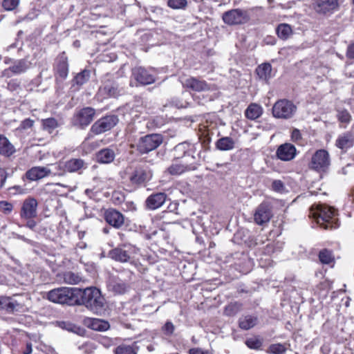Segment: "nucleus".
<instances>
[{
  "label": "nucleus",
  "mask_w": 354,
  "mask_h": 354,
  "mask_svg": "<svg viewBox=\"0 0 354 354\" xmlns=\"http://www.w3.org/2000/svg\"><path fill=\"white\" fill-rule=\"evenodd\" d=\"M76 298L78 299L76 304L84 305L87 308L98 313L104 304V299L101 292L95 287H89L85 289L77 288Z\"/></svg>",
  "instance_id": "f257e3e1"
},
{
  "label": "nucleus",
  "mask_w": 354,
  "mask_h": 354,
  "mask_svg": "<svg viewBox=\"0 0 354 354\" xmlns=\"http://www.w3.org/2000/svg\"><path fill=\"white\" fill-rule=\"evenodd\" d=\"M336 214V210L333 207L323 204L313 205L310 209L312 217L326 230L339 226Z\"/></svg>",
  "instance_id": "f03ea898"
},
{
  "label": "nucleus",
  "mask_w": 354,
  "mask_h": 354,
  "mask_svg": "<svg viewBox=\"0 0 354 354\" xmlns=\"http://www.w3.org/2000/svg\"><path fill=\"white\" fill-rule=\"evenodd\" d=\"M75 290L77 288L66 287L55 288L48 292L47 298L53 303L73 305L78 301Z\"/></svg>",
  "instance_id": "7ed1b4c3"
},
{
  "label": "nucleus",
  "mask_w": 354,
  "mask_h": 354,
  "mask_svg": "<svg viewBox=\"0 0 354 354\" xmlns=\"http://www.w3.org/2000/svg\"><path fill=\"white\" fill-rule=\"evenodd\" d=\"M297 111V106L288 100L282 99L277 101L272 107V115L279 119H290Z\"/></svg>",
  "instance_id": "20e7f679"
},
{
  "label": "nucleus",
  "mask_w": 354,
  "mask_h": 354,
  "mask_svg": "<svg viewBox=\"0 0 354 354\" xmlns=\"http://www.w3.org/2000/svg\"><path fill=\"white\" fill-rule=\"evenodd\" d=\"M223 22L229 26L244 24L250 19L248 10L239 8L225 12L222 15Z\"/></svg>",
  "instance_id": "39448f33"
},
{
  "label": "nucleus",
  "mask_w": 354,
  "mask_h": 354,
  "mask_svg": "<svg viewBox=\"0 0 354 354\" xmlns=\"http://www.w3.org/2000/svg\"><path fill=\"white\" fill-rule=\"evenodd\" d=\"M162 142L160 134L152 133L141 137L137 143V149L141 153H147L158 148Z\"/></svg>",
  "instance_id": "423d86ee"
},
{
  "label": "nucleus",
  "mask_w": 354,
  "mask_h": 354,
  "mask_svg": "<svg viewBox=\"0 0 354 354\" xmlns=\"http://www.w3.org/2000/svg\"><path fill=\"white\" fill-rule=\"evenodd\" d=\"M152 176V171L148 166L139 165L129 174V180L131 185L139 187L149 181Z\"/></svg>",
  "instance_id": "0eeeda50"
},
{
  "label": "nucleus",
  "mask_w": 354,
  "mask_h": 354,
  "mask_svg": "<svg viewBox=\"0 0 354 354\" xmlns=\"http://www.w3.org/2000/svg\"><path fill=\"white\" fill-rule=\"evenodd\" d=\"M95 110L91 107H84L76 111L72 118L73 126L84 129L93 120Z\"/></svg>",
  "instance_id": "6e6552de"
},
{
  "label": "nucleus",
  "mask_w": 354,
  "mask_h": 354,
  "mask_svg": "<svg viewBox=\"0 0 354 354\" xmlns=\"http://www.w3.org/2000/svg\"><path fill=\"white\" fill-rule=\"evenodd\" d=\"M137 248L131 244H124L111 250L109 256L120 262H128L131 257L136 253Z\"/></svg>",
  "instance_id": "1a4fd4ad"
},
{
  "label": "nucleus",
  "mask_w": 354,
  "mask_h": 354,
  "mask_svg": "<svg viewBox=\"0 0 354 354\" xmlns=\"http://www.w3.org/2000/svg\"><path fill=\"white\" fill-rule=\"evenodd\" d=\"M118 122V118L114 115H106L97 120L91 127V131L95 135L103 133L113 128Z\"/></svg>",
  "instance_id": "9d476101"
},
{
  "label": "nucleus",
  "mask_w": 354,
  "mask_h": 354,
  "mask_svg": "<svg viewBox=\"0 0 354 354\" xmlns=\"http://www.w3.org/2000/svg\"><path fill=\"white\" fill-rule=\"evenodd\" d=\"M330 165V157L327 151L317 150L312 156L310 168L316 171H324Z\"/></svg>",
  "instance_id": "9b49d317"
},
{
  "label": "nucleus",
  "mask_w": 354,
  "mask_h": 354,
  "mask_svg": "<svg viewBox=\"0 0 354 354\" xmlns=\"http://www.w3.org/2000/svg\"><path fill=\"white\" fill-rule=\"evenodd\" d=\"M153 69H147L142 66L132 69V77L141 85L153 84L156 81L155 75L151 72Z\"/></svg>",
  "instance_id": "f8f14e48"
},
{
  "label": "nucleus",
  "mask_w": 354,
  "mask_h": 354,
  "mask_svg": "<svg viewBox=\"0 0 354 354\" xmlns=\"http://www.w3.org/2000/svg\"><path fill=\"white\" fill-rule=\"evenodd\" d=\"M11 314L22 313L28 310L30 297L24 295L11 297Z\"/></svg>",
  "instance_id": "ddd939ff"
},
{
  "label": "nucleus",
  "mask_w": 354,
  "mask_h": 354,
  "mask_svg": "<svg viewBox=\"0 0 354 354\" xmlns=\"http://www.w3.org/2000/svg\"><path fill=\"white\" fill-rule=\"evenodd\" d=\"M104 218L109 225L115 229L121 228L124 223V216L120 212L113 208L105 211Z\"/></svg>",
  "instance_id": "4468645a"
},
{
  "label": "nucleus",
  "mask_w": 354,
  "mask_h": 354,
  "mask_svg": "<svg viewBox=\"0 0 354 354\" xmlns=\"http://www.w3.org/2000/svg\"><path fill=\"white\" fill-rule=\"evenodd\" d=\"M271 208L268 203H261L254 214V219L257 225H263L269 222L272 217Z\"/></svg>",
  "instance_id": "2eb2a0df"
},
{
  "label": "nucleus",
  "mask_w": 354,
  "mask_h": 354,
  "mask_svg": "<svg viewBox=\"0 0 354 354\" xmlns=\"http://www.w3.org/2000/svg\"><path fill=\"white\" fill-rule=\"evenodd\" d=\"M183 87L192 89L196 92H201L209 90V86L204 80H198L194 77H189L185 79H180Z\"/></svg>",
  "instance_id": "dca6fc26"
},
{
  "label": "nucleus",
  "mask_w": 354,
  "mask_h": 354,
  "mask_svg": "<svg viewBox=\"0 0 354 354\" xmlns=\"http://www.w3.org/2000/svg\"><path fill=\"white\" fill-rule=\"evenodd\" d=\"M30 65V63L26 59H18L14 62L12 66L3 71V76L10 77V73L14 75L25 73L29 68Z\"/></svg>",
  "instance_id": "f3484780"
},
{
  "label": "nucleus",
  "mask_w": 354,
  "mask_h": 354,
  "mask_svg": "<svg viewBox=\"0 0 354 354\" xmlns=\"http://www.w3.org/2000/svg\"><path fill=\"white\" fill-rule=\"evenodd\" d=\"M37 201L34 198H26L22 205L21 216L25 218H32L37 216Z\"/></svg>",
  "instance_id": "a211bd4d"
},
{
  "label": "nucleus",
  "mask_w": 354,
  "mask_h": 354,
  "mask_svg": "<svg viewBox=\"0 0 354 354\" xmlns=\"http://www.w3.org/2000/svg\"><path fill=\"white\" fill-rule=\"evenodd\" d=\"M338 0H315L314 9L317 13L326 14L335 10Z\"/></svg>",
  "instance_id": "6ab92c4d"
},
{
  "label": "nucleus",
  "mask_w": 354,
  "mask_h": 354,
  "mask_svg": "<svg viewBox=\"0 0 354 354\" xmlns=\"http://www.w3.org/2000/svg\"><path fill=\"white\" fill-rule=\"evenodd\" d=\"M128 285L118 278H110L108 283V290L113 295H122L124 294L128 290Z\"/></svg>",
  "instance_id": "aec40b11"
},
{
  "label": "nucleus",
  "mask_w": 354,
  "mask_h": 354,
  "mask_svg": "<svg viewBox=\"0 0 354 354\" xmlns=\"http://www.w3.org/2000/svg\"><path fill=\"white\" fill-rule=\"evenodd\" d=\"M296 154V149L294 145L286 143L279 147L277 151V157L283 161H289L293 159Z\"/></svg>",
  "instance_id": "412c9836"
},
{
  "label": "nucleus",
  "mask_w": 354,
  "mask_h": 354,
  "mask_svg": "<svg viewBox=\"0 0 354 354\" xmlns=\"http://www.w3.org/2000/svg\"><path fill=\"white\" fill-rule=\"evenodd\" d=\"M167 195L163 192L153 194L146 200V205L150 209H156L160 207L165 202Z\"/></svg>",
  "instance_id": "4be33fe9"
},
{
  "label": "nucleus",
  "mask_w": 354,
  "mask_h": 354,
  "mask_svg": "<svg viewBox=\"0 0 354 354\" xmlns=\"http://www.w3.org/2000/svg\"><path fill=\"white\" fill-rule=\"evenodd\" d=\"M50 173V169L46 167H34L26 172V176L30 180H37L48 176Z\"/></svg>",
  "instance_id": "5701e85b"
},
{
  "label": "nucleus",
  "mask_w": 354,
  "mask_h": 354,
  "mask_svg": "<svg viewBox=\"0 0 354 354\" xmlns=\"http://www.w3.org/2000/svg\"><path fill=\"white\" fill-rule=\"evenodd\" d=\"M354 143V136L350 132L347 131L339 136L336 140V146L342 149L346 150L351 147Z\"/></svg>",
  "instance_id": "b1692460"
},
{
  "label": "nucleus",
  "mask_w": 354,
  "mask_h": 354,
  "mask_svg": "<svg viewBox=\"0 0 354 354\" xmlns=\"http://www.w3.org/2000/svg\"><path fill=\"white\" fill-rule=\"evenodd\" d=\"M258 317L253 315L242 316L239 319V326L245 330H250V328L254 327L258 324Z\"/></svg>",
  "instance_id": "393cba45"
},
{
  "label": "nucleus",
  "mask_w": 354,
  "mask_h": 354,
  "mask_svg": "<svg viewBox=\"0 0 354 354\" xmlns=\"http://www.w3.org/2000/svg\"><path fill=\"white\" fill-rule=\"evenodd\" d=\"M86 324L88 328L97 331H106L110 327L108 322L95 318L88 319Z\"/></svg>",
  "instance_id": "a878e982"
},
{
  "label": "nucleus",
  "mask_w": 354,
  "mask_h": 354,
  "mask_svg": "<svg viewBox=\"0 0 354 354\" xmlns=\"http://www.w3.org/2000/svg\"><path fill=\"white\" fill-rule=\"evenodd\" d=\"M15 152V147L8 139L0 134V153L5 156H10Z\"/></svg>",
  "instance_id": "bb28decb"
},
{
  "label": "nucleus",
  "mask_w": 354,
  "mask_h": 354,
  "mask_svg": "<svg viewBox=\"0 0 354 354\" xmlns=\"http://www.w3.org/2000/svg\"><path fill=\"white\" fill-rule=\"evenodd\" d=\"M263 113V108L259 104L256 103L250 104L245 111V117L251 120H254L259 117Z\"/></svg>",
  "instance_id": "cd10ccee"
},
{
  "label": "nucleus",
  "mask_w": 354,
  "mask_h": 354,
  "mask_svg": "<svg viewBox=\"0 0 354 354\" xmlns=\"http://www.w3.org/2000/svg\"><path fill=\"white\" fill-rule=\"evenodd\" d=\"M256 73L260 80L268 81L272 77V66L269 63H264L256 68Z\"/></svg>",
  "instance_id": "c85d7f7f"
},
{
  "label": "nucleus",
  "mask_w": 354,
  "mask_h": 354,
  "mask_svg": "<svg viewBox=\"0 0 354 354\" xmlns=\"http://www.w3.org/2000/svg\"><path fill=\"white\" fill-rule=\"evenodd\" d=\"M97 160L101 163H110L115 158V153L113 150L109 148H105L97 152L96 154Z\"/></svg>",
  "instance_id": "c756f323"
},
{
  "label": "nucleus",
  "mask_w": 354,
  "mask_h": 354,
  "mask_svg": "<svg viewBox=\"0 0 354 354\" xmlns=\"http://www.w3.org/2000/svg\"><path fill=\"white\" fill-rule=\"evenodd\" d=\"M234 140L230 137H223L218 139L216 147L221 151H230L234 148Z\"/></svg>",
  "instance_id": "7c9ffc66"
},
{
  "label": "nucleus",
  "mask_w": 354,
  "mask_h": 354,
  "mask_svg": "<svg viewBox=\"0 0 354 354\" xmlns=\"http://www.w3.org/2000/svg\"><path fill=\"white\" fill-rule=\"evenodd\" d=\"M84 165V160L80 158L71 159L66 161L64 164L66 170L69 172H75L83 168Z\"/></svg>",
  "instance_id": "2f4dec72"
},
{
  "label": "nucleus",
  "mask_w": 354,
  "mask_h": 354,
  "mask_svg": "<svg viewBox=\"0 0 354 354\" xmlns=\"http://www.w3.org/2000/svg\"><path fill=\"white\" fill-rule=\"evenodd\" d=\"M59 326L62 328L65 329L69 332L77 334L80 336H84L86 333L84 328L71 322H62L59 324Z\"/></svg>",
  "instance_id": "473e14b6"
},
{
  "label": "nucleus",
  "mask_w": 354,
  "mask_h": 354,
  "mask_svg": "<svg viewBox=\"0 0 354 354\" xmlns=\"http://www.w3.org/2000/svg\"><path fill=\"white\" fill-rule=\"evenodd\" d=\"M63 280L68 284H77L82 281V277L79 273L67 271L62 274Z\"/></svg>",
  "instance_id": "72a5a7b5"
},
{
  "label": "nucleus",
  "mask_w": 354,
  "mask_h": 354,
  "mask_svg": "<svg viewBox=\"0 0 354 354\" xmlns=\"http://www.w3.org/2000/svg\"><path fill=\"white\" fill-rule=\"evenodd\" d=\"M277 33L279 37L286 39L292 33V28L286 24H279L277 28Z\"/></svg>",
  "instance_id": "f704fd0d"
},
{
  "label": "nucleus",
  "mask_w": 354,
  "mask_h": 354,
  "mask_svg": "<svg viewBox=\"0 0 354 354\" xmlns=\"http://www.w3.org/2000/svg\"><path fill=\"white\" fill-rule=\"evenodd\" d=\"M242 309V304L239 302H232L225 306L224 313L227 316H234Z\"/></svg>",
  "instance_id": "c9c22d12"
},
{
  "label": "nucleus",
  "mask_w": 354,
  "mask_h": 354,
  "mask_svg": "<svg viewBox=\"0 0 354 354\" xmlns=\"http://www.w3.org/2000/svg\"><path fill=\"white\" fill-rule=\"evenodd\" d=\"M42 127L44 130L51 133L58 127V122L53 118H46L42 120Z\"/></svg>",
  "instance_id": "e433bc0d"
},
{
  "label": "nucleus",
  "mask_w": 354,
  "mask_h": 354,
  "mask_svg": "<svg viewBox=\"0 0 354 354\" xmlns=\"http://www.w3.org/2000/svg\"><path fill=\"white\" fill-rule=\"evenodd\" d=\"M89 77L90 71L88 70H84L76 75V76L74 77L73 82L77 85L82 86L89 80Z\"/></svg>",
  "instance_id": "4c0bfd02"
},
{
  "label": "nucleus",
  "mask_w": 354,
  "mask_h": 354,
  "mask_svg": "<svg viewBox=\"0 0 354 354\" xmlns=\"http://www.w3.org/2000/svg\"><path fill=\"white\" fill-rule=\"evenodd\" d=\"M319 259L322 263L328 264L333 261L334 257L331 251L324 249L319 252Z\"/></svg>",
  "instance_id": "58836bf2"
},
{
  "label": "nucleus",
  "mask_w": 354,
  "mask_h": 354,
  "mask_svg": "<svg viewBox=\"0 0 354 354\" xmlns=\"http://www.w3.org/2000/svg\"><path fill=\"white\" fill-rule=\"evenodd\" d=\"M187 166L181 164H172L168 167L167 171L171 175H179L187 170Z\"/></svg>",
  "instance_id": "ea45409f"
},
{
  "label": "nucleus",
  "mask_w": 354,
  "mask_h": 354,
  "mask_svg": "<svg viewBox=\"0 0 354 354\" xmlns=\"http://www.w3.org/2000/svg\"><path fill=\"white\" fill-rule=\"evenodd\" d=\"M68 64L66 58L62 57L57 65V72L60 77L65 78L68 75Z\"/></svg>",
  "instance_id": "a19ab883"
},
{
  "label": "nucleus",
  "mask_w": 354,
  "mask_h": 354,
  "mask_svg": "<svg viewBox=\"0 0 354 354\" xmlns=\"http://www.w3.org/2000/svg\"><path fill=\"white\" fill-rule=\"evenodd\" d=\"M286 351V346L281 344H271L268 350V352L272 354H284Z\"/></svg>",
  "instance_id": "79ce46f5"
},
{
  "label": "nucleus",
  "mask_w": 354,
  "mask_h": 354,
  "mask_svg": "<svg viewBox=\"0 0 354 354\" xmlns=\"http://www.w3.org/2000/svg\"><path fill=\"white\" fill-rule=\"evenodd\" d=\"M187 0H168L167 5L173 9H182L187 6Z\"/></svg>",
  "instance_id": "37998d69"
},
{
  "label": "nucleus",
  "mask_w": 354,
  "mask_h": 354,
  "mask_svg": "<svg viewBox=\"0 0 354 354\" xmlns=\"http://www.w3.org/2000/svg\"><path fill=\"white\" fill-rule=\"evenodd\" d=\"M19 0H3L2 7L7 11H12L19 6Z\"/></svg>",
  "instance_id": "c03bdc74"
},
{
  "label": "nucleus",
  "mask_w": 354,
  "mask_h": 354,
  "mask_svg": "<svg viewBox=\"0 0 354 354\" xmlns=\"http://www.w3.org/2000/svg\"><path fill=\"white\" fill-rule=\"evenodd\" d=\"M337 118L340 122L348 124L351 121V115L347 110L344 109L338 111Z\"/></svg>",
  "instance_id": "a18cd8bd"
},
{
  "label": "nucleus",
  "mask_w": 354,
  "mask_h": 354,
  "mask_svg": "<svg viewBox=\"0 0 354 354\" xmlns=\"http://www.w3.org/2000/svg\"><path fill=\"white\" fill-rule=\"evenodd\" d=\"M245 344L250 348L259 349L262 346V342L258 338H250L246 340Z\"/></svg>",
  "instance_id": "49530a36"
},
{
  "label": "nucleus",
  "mask_w": 354,
  "mask_h": 354,
  "mask_svg": "<svg viewBox=\"0 0 354 354\" xmlns=\"http://www.w3.org/2000/svg\"><path fill=\"white\" fill-rule=\"evenodd\" d=\"M116 354H137L133 347L130 346H120L116 348Z\"/></svg>",
  "instance_id": "de8ad7c7"
},
{
  "label": "nucleus",
  "mask_w": 354,
  "mask_h": 354,
  "mask_svg": "<svg viewBox=\"0 0 354 354\" xmlns=\"http://www.w3.org/2000/svg\"><path fill=\"white\" fill-rule=\"evenodd\" d=\"M98 146V143L97 142H89L88 138H86L85 140L82 143V147L84 150L88 153L94 150Z\"/></svg>",
  "instance_id": "09e8293b"
},
{
  "label": "nucleus",
  "mask_w": 354,
  "mask_h": 354,
  "mask_svg": "<svg viewBox=\"0 0 354 354\" xmlns=\"http://www.w3.org/2000/svg\"><path fill=\"white\" fill-rule=\"evenodd\" d=\"M13 209V205L5 201H0V210L5 214H10Z\"/></svg>",
  "instance_id": "8fccbe9b"
},
{
  "label": "nucleus",
  "mask_w": 354,
  "mask_h": 354,
  "mask_svg": "<svg viewBox=\"0 0 354 354\" xmlns=\"http://www.w3.org/2000/svg\"><path fill=\"white\" fill-rule=\"evenodd\" d=\"M272 188L274 192L279 193H283L286 188L283 182L280 180H275L272 182Z\"/></svg>",
  "instance_id": "3c124183"
},
{
  "label": "nucleus",
  "mask_w": 354,
  "mask_h": 354,
  "mask_svg": "<svg viewBox=\"0 0 354 354\" xmlns=\"http://www.w3.org/2000/svg\"><path fill=\"white\" fill-rule=\"evenodd\" d=\"M102 89L110 97L115 96L117 93V88L111 84L104 85Z\"/></svg>",
  "instance_id": "603ef678"
},
{
  "label": "nucleus",
  "mask_w": 354,
  "mask_h": 354,
  "mask_svg": "<svg viewBox=\"0 0 354 354\" xmlns=\"http://www.w3.org/2000/svg\"><path fill=\"white\" fill-rule=\"evenodd\" d=\"M174 325L169 321H167L162 327V330L166 335H171L174 333Z\"/></svg>",
  "instance_id": "864d4df0"
},
{
  "label": "nucleus",
  "mask_w": 354,
  "mask_h": 354,
  "mask_svg": "<svg viewBox=\"0 0 354 354\" xmlns=\"http://www.w3.org/2000/svg\"><path fill=\"white\" fill-rule=\"evenodd\" d=\"M34 124V120L27 118L23 120L20 124V128L21 129H28L31 128Z\"/></svg>",
  "instance_id": "5fc2aeb1"
},
{
  "label": "nucleus",
  "mask_w": 354,
  "mask_h": 354,
  "mask_svg": "<svg viewBox=\"0 0 354 354\" xmlns=\"http://www.w3.org/2000/svg\"><path fill=\"white\" fill-rule=\"evenodd\" d=\"M291 138L292 141L297 142L301 138V135L299 129H295L291 133Z\"/></svg>",
  "instance_id": "6e6d98bb"
},
{
  "label": "nucleus",
  "mask_w": 354,
  "mask_h": 354,
  "mask_svg": "<svg viewBox=\"0 0 354 354\" xmlns=\"http://www.w3.org/2000/svg\"><path fill=\"white\" fill-rule=\"evenodd\" d=\"M346 57L349 59H354V43L350 44L346 50Z\"/></svg>",
  "instance_id": "4d7b16f0"
},
{
  "label": "nucleus",
  "mask_w": 354,
  "mask_h": 354,
  "mask_svg": "<svg viewBox=\"0 0 354 354\" xmlns=\"http://www.w3.org/2000/svg\"><path fill=\"white\" fill-rule=\"evenodd\" d=\"M189 354H210L207 351H204L201 348H191L189 351Z\"/></svg>",
  "instance_id": "13d9d810"
},
{
  "label": "nucleus",
  "mask_w": 354,
  "mask_h": 354,
  "mask_svg": "<svg viewBox=\"0 0 354 354\" xmlns=\"http://www.w3.org/2000/svg\"><path fill=\"white\" fill-rule=\"evenodd\" d=\"M6 180V171L0 168V188H1Z\"/></svg>",
  "instance_id": "bf43d9fd"
},
{
  "label": "nucleus",
  "mask_w": 354,
  "mask_h": 354,
  "mask_svg": "<svg viewBox=\"0 0 354 354\" xmlns=\"http://www.w3.org/2000/svg\"><path fill=\"white\" fill-rule=\"evenodd\" d=\"M11 300H12L11 297H8V301H7V302H6V304H5L6 306L3 308V310L9 314H11Z\"/></svg>",
  "instance_id": "052dcab7"
},
{
  "label": "nucleus",
  "mask_w": 354,
  "mask_h": 354,
  "mask_svg": "<svg viewBox=\"0 0 354 354\" xmlns=\"http://www.w3.org/2000/svg\"><path fill=\"white\" fill-rule=\"evenodd\" d=\"M8 297L6 296H0V310H3V308L6 306V302L8 301Z\"/></svg>",
  "instance_id": "680f3d73"
},
{
  "label": "nucleus",
  "mask_w": 354,
  "mask_h": 354,
  "mask_svg": "<svg viewBox=\"0 0 354 354\" xmlns=\"http://www.w3.org/2000/svg\"><path fill=\"white\" fill-rule=\"evenodd\" d=\"M32 351V344L30 342H28L26 345V348L23 351L24 354H30Z\"/></svg>",
  "instance_id": "e2e57ef3"
},
{
  "label": "nucleus",
  "mask_w": 354,
  "mask_h": 354,
  "mask_svg": "<svg viewBox=\"0 0 354 354\" xmlns=\"http://www.w3.org/2000/svg\"><path fill=\"white\" fill-rule=\"evenodd\" d=\"M187 103L186 102H183L180 100H176V102L175 103V106L178 109L185 108V107H187Z\"/></svg>",
  "instance_id": "0e129e2a"
},
{
  "label": "nucleus",
  "mask_w": 354,
  "mask_h": 354,
  "mask_svg": "<svg viewBox=\"0 0 354 354\" xmlns=\"http://www.w3.org/2000/svg\"><path fill=\"white\" fill-rule=\"evenodd\" d=\"M187 145L185 143H181L176 146V149L177 150H183L185 149Z\"/></svg>",
  "instance_id": "69168bd1"
},
{
  "label": "nucleus",
  "mask_w": 354,
  "mask_h": 354,
  "mask_svg": "<svg viewBox=\"0 0 354 354\" xmlns=\"http://www.w3.org/2000/svg\"><path fill=\"white\" fill-rule=\"evenodd\" d=\"M102 232L104 233V234H109V227H104L103 230H102Z\"/></svg>",
  "instance_id": "338daca9"
},
{
  "label": "nucleus",
  "mask_w": 354,
  "mask_h": 354,
  "mask_svg": "<svg viewBox=\"0 0 354 354\" xmlns=\"http://www.w3.org/2000/svg\"><path fill=\"white\" fill-rule=\"evenodd\" d=\"M79 246H80V248H84L86 247V244H85V243H80V244H79Z\"/></svg>",
  "instance_id": "774afa93"
}]
</instances>
